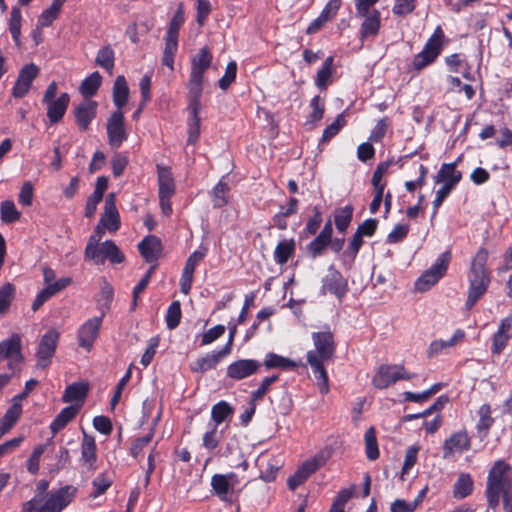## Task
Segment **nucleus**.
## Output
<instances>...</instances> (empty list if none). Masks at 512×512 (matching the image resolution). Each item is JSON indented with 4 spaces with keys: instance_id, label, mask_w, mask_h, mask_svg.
Masks as SVG:
<instances>
[{
    "instance_id": "obj_1",
    "label": "nucleus",
    "mask_w": 512,
    "mask_h": 512,
    "mask_svg": "<svg viewBox=\"0 0 512 512\" xmlns=\"http://www.w3.org/2000/svg\"><path fill=\"white\" fill-rule=\"evenodd\" d=\"M312 340L316 350L307 353V361L315 374L321 393L325 394L329 391V379L323 362L330 360L335 353L334 337L330 331L314 332Z\"/></svg>"
},
{
    "instance_id": "obj_2",
    "label": "nucleus",
    "mask_w": 512,
    "mask_h": 512,
    "mask_svg": "<svg viewBox=\"0 0 512 512\" xmlns=\"http://www.w3.org/2000/svg\"><path fill=\"white\" fill-rule=\"evenodd\" d=\"M488 256V250L480 248L471 261L468 272L469 289L465 303L467 310H471L489 288L491 277L486 266Z\"/></svg>"
},
{
    "instance_id": "obj_3",
    "label": "nucleus",
    "mask_w": 512,
    "mask_h": 512,
    "mask_svg": "<svg viewBox=\"0 0 512 512\" xmlns=\"http://www.w3.org/2000/svg\"><path fill=\"white\" fill-rule=\"evenodd\" d=\"M512 492V466L502 459L493 463L488 471L485 497L489 508L498 507L501 495Z\"/></svg>"
},
{
    "instance_id": "obj_4",
    "label": "nucleus",
    "mask_w": 512,
    "mask_h": 512,
    "mask_svg": "<svg viewBox=\"0 0 512 512\" xmlns=\"http://www.w3.org/2000/svg\"><path fill=\"white\" fill-rule=\"evenodd\" d=\"M76 488L73 486H64L57 490H52L47 494V498L33 497L24 504V512H61L73 500Z\"/></svg>"
},
{
    "instance_id": "obj_5",
    "label": "nucleus",
    "mask_w": 512,
    "mask_h": 512,
    "mask_svg": "<svg viewBox=\"0 0 512 512\" xmlns=\"http://www.w3.org/2000/svg\"><path fill=\"white\" fill-rule=\"evenodd\" d=\"M212 63V54L208 46L200 49L199 53L191 59V72L187 84L188 96L201 97L205 71Z\"/></svg>"
},
{
    "instance_id": "obj_6",
    "label": "nucleus",
    "mask_w": 512,
    "mask_h": 512,
    "mask_svg": "<svg viewBox=\"0 0 512 512\" xmlns=\"http://www.w3.org/2000/svg\"><path fill=\"white\" fill-rule=\"evenodd\" d=\"M184 20V5L183 3H179L167 30L165 37V47L162 57V64L167 66L172 71L174 70V57L178 50L179 31L182 24L184 23Z\"/></svg>"
},
{
    "instance_id": "obj_7",
    "label": "nucleus",
    "mask_w": 512,
    "mask_h": 512,
    "mask_svg": "<svg viewBox=\"0 0 512 512\" xmlns=\"http://www.w3.org/2000/svg\"><path fill=\"white\" fill-rule=\"evenodd\" d=\"M85 260L96 265H102L108 260L112 264L124 262L125 256L112 240H106L95 245L86 244L84 251Z\"/></svg>"
},
{
    "instance_id": "obj_8",
    "label": "nucleus",
    "mask_w": 512,
    "mask_h": 512,
    "mask_svg": "<svg viewBox=\"0 0 512 512\" xmlns=\"http://www.w3.org/2000/svg\"><path fill=\"white\" fill-rule=\"evenodd\" d=\"M331 457L329 449L320 450L313 458L305 461L298 467L295 473L288 478L287 485L290 490H295L303 484L313 473L326 464Z\"/></svg>"
},
{
    "instance_id": "obj_9",
    "label": "nucleus",
    "mask_w": 512,
    "mask_h": 512,
    "mask_svg": "<svg viewBox=\"0 0 512 512\" xmlns=\"http://www.w3.org/2000/svg\"><path fill=\"white\" fill-rule=\"evenodd\" d=\"M451 258L450 251L443 252L436 262L416 280L415 290L425 292L434 286L446 274Z\"/></svg>"
},
{
    "instance_id": "obj_10",
    "label": "nucleus",
    "mask_w": 512,
    "mask_h": 512,
    "mask_svg": "<svg viewBox=\"0 0 512 512\" xmlns=\"http://www.w3.org/2000/svg\"><path fill=\"white\" fill-rule=\"evenodd\" d=\"M413 376L402 365L383 364L378 368L372 383L378 389H385L399 380H410Z\"/></svg>"
},
{
    "instance_id": "obj_11",
    "label": "nucleus",
    "mask_w": 512,
    "mask_h": 512,
    "mask_svg": "<svg viewBox=\"0 0 512 512\" xmlns=\"http://www.w3.org/2000/svg\"><path fill=\"white\" fill-rule=\"evenodd\" d=\"M88 386L84 383H73L68 386L63 395V401L69 405L62 409L58 416H76L84 403Z\"/></svg>"
},
{
    "instance_id": "obj_12",
    "label": "nucleus",
    "mask_w": 512,
    "mask_h": 512,
    "mask_svg": "<svg viewBox=\"0 0 512 512\" xmlns=\"http://www.w3.org/2000/svg\"><path fill=\"white\" fill-rule=\"evenodd\" d=\"M106 130L108 143L112 148H119L128 139L122 111L116 110L110 115L106 123Z\"/></svg>"
},
{
    "instance_id": "obj_13",
    "label": "nucleus",
    "mask_w": 512,
    "mask_h": 512,
    "mask_svg": "<svg viewBox=\"0 0 512 512\" xmlns=\"http://www.w3.org/2000/svg\"><path fill=\"white\" fill-rule=\"evenodd\" d=\"M59 336V332L55 329H50L42 336L36 352L37 368L45 369L50 364L58 345Z\"/></svg>"
},
{
    "instance_id": "obj_14",
    "label": "nucleus",
    "mask_w": 512,
    "mask_h": 512,
    "mask_svg": "<svg viewBox=\"0 0 512 512\" xmlns=\"http://www.w3.org/2000/svg\"><path fill=\"white\" fill-rule=\"evenodd\" d=\"M21 337L13 334L9 339L0 342V362L6 359L8 368L15 370L23 361L21 353Z\"/></svg>"
},
{
    "instance_id": "obj_15",
    "label": "nucleus",
    "mask_w": 512,
    "mask_h": 512,
    "mask_svg": "<svg viewBox=\"0 0 512 512\" xmlns=\"http://www.w3.org/2000/svg\"><path fill=\"white\" fill-rule=\"evenodd\" d=\"M105 313L85 321L78 330V344L80 347L90 351L99 335Z\"/></svg>"
},
{
    "instance_id": "obj_16",
    "label": "nucleus",
    "mask_w": 512,
    "mask_h": 512,
    "mask_svg": "<svg viewBox=\"0 0 512 512\" xmlns=\"http://www.w3.org/2000/svg\"><path fill=\"white\" fill-rule=\"evenodd\" d=\"M38 74L39 68L34 63H30L22 67L12 88V95L15 98L24 97L29 92L32 82Z\"/></svg>"
},
{
    "instance_id": "obj_17",
    "label": "nucleus",
    "mask_w": 512,
    "mask_h": 512,
    "mask_svg": "<svg viewBox=\"0 0 512 512\" xmlns=\"http://www.w3.org/2000/svg\"><path fill=\"white\" fill-rule=\"evenodd\" d=\"M236 484L237 478L234 473L215 474L211 478V486L214 493L223 501H231Z\"/></svg>"
},
{
    "instance_id": "obj_18",
    "label": "nucleus",
    "mask_w": 512,
    "mask_h": 512,
    "mask_svg": "<svg viewBox=\"0 0 512 512\" xmlns=\"http://www.w3.org/2000/svg\"><path fill=\"white\" fill-rule=\"evenodd\" d=\"M231 352V343H226L225 346L219 351H213L212 353L206 354L203 357L197 358L191 364V370L193 372L204 373L211 369L216 368L218 363L229 355Z\"/></svg>"
},
{
    "instance_id": "obj_19",
    "label": "nucleus",
    "mask_w": 512,
    "mask_h": 512,
    "mask_svg": "<svg viewBox=\"0 0 512 512\" xmlns=\"http://www.w3.org/2000/svg\"><path fill=\"white\" fill-rule=\"evenodd\" d=\"M116 197L110 193L105 199L104 212L100 218V224L109 232H116L120 227V217L116 208Z\"/></svg>"
},
{
    "instance_id": "obj_20",
    "label": "nucleus",
    "mask_w": 512,
    "mask_h": 512,
    "mask_svg": "<svg viewBox=\"0 0 512 512\" xmlns=\"http://www.w3.org/2000/svg\"><path fill=\"white\" fill-rule=\"evenodd\" d=\"M97 102L85 99L74 109L75 122L80 130L86 131L96 116Z\"/></svg>"
},
{
    "instance_id": "obj_21",
    "label": "nucleus",
    "mask_w": 512,
    "mask_h": 512,
    "mask_svg": "<svg viewBox=\"0 0 512 512\" xmlns=\"http://www.w3.org/2000/svg\"><path fill=\"white\" fill-rule=\"evenodd\" d=\"M322 294L331 293L342 299L347 292V284L340 272L330 269V273L323 278Z\"/></svg>"
},
{
    "instance_id": "obj_22",
    "label": "nucleus",
    "mask_w": 512,
    "mask_h": 512,
    "mask_svg": "<svg viewBox=\"0 0 512 512\" xmlns=\"http://www.w3.org/2000/svg\"><path fill=\"white\" fill-rule=\"evenodd\" d=\"M470 448V438L464 431L452 434L443 444V458L447 459L455 453H463Z\"/></svg>"
},
{
    "instance_id": "obj_23",
    "label": "nucleus",
    "mask_w": 512,
    "mask_h": 512,
    "mask_svg": "<svg viewBox=\"0 0 512 512\" xmlns=\"http://www.w3.org/2000/svg\"><path fill=\"white\" fill-rule=\"evenodd\" d=\"M438 44L434 39H429L425 44L423 50L415 55L412 66L416 71L424 69L429 64L433 63L440 54Z\"/></svg>"
},
{
    "instance_id": "obj_24",
    "label": "nucleus",
    "mask_w": 512,
    "mask_h": 512,
    "mask_svg": "<svg viewBox=\"0 0 512 512\" xmlns=\"http://www.w3.org/2000/svg\"><path fill=\"white\" fill-rule=\"evenodd\" d=\"M200 107L201 97L189 96V108L191 110V119L188 124V144L194 145L198 141L200 136Z\"/></svg>"
},
{
    "instance_id": "obj_25",
    "label": "nucleus",
    "mask_w": 512,
    "mask_h": 512,
    "mask_svg": "<svg viewBox=\"0 0 512 512\" xmlns=\"http://www.w3.org/2000/svg\"><path fill=\"white\" fill-rule=\"evenodd\" d=\"M138 250L147 262H154L162 253L161 240L155 235H148L138 244Z\"/></svg>"
},
{
    "instance_id": "obj_26",
    "label": "nucleus",
    "mask_w": 512,
    "mask_h": 512,
    "mask_svg": "<svg viewBox=\"0 0 512 512\" xmlns=\"http://www.w3.org/2000/svg\"><path fill=\"white\" fill-rule=\"evenodd\" d=\"M70 96L68 93H62L56 100L47 104V117L51 124L58 123L68 108Z\"/></svg>"
},
{
    "instance_id": "obj_27",
    "label": "nucleus",
    "mask_w": 512,
    "mask_h": 512,
    "mask_svg": "<svg viewBox=\"0 0 512 512\" xmlns=\"http://www.w3.org/2000/svg\"><path fill=\"white\" fill-rule=\"evenodd\" d=\"M456 165V162L442 164L435 176V182H444V185L454 188L462 179V173L456 170Z\"/></svg>"
},
{
    "instance_id": "obj_28",
    "label": "nucleus",
    "mask_w": 512,
    "mask_h": 512,
    "mask_svg": "<svg viewBox=\"0 0 512 512\" xmlns=\"http://www.w3.org/2000/svg\"><path fill=\"white\" fill-rule=\"evenodd\" d=\"M256 372V361L238 360L231 363L227 368V375L233 379H243Z\"/></svg>"
},
{
    "instance_id": "obj_29",
    "label": "nucleus",
    "mask_w": 512,
    "mask_h": 512,
    "mask_svg": "<svg viewBox=\"0 0 512 512\" xmlns=\"http://www.w3.org/2000/svg\"><path fill=\"white\" fill-rule=\"evenodd\" d=\"M97 448L95 441L92 437L84 434V438L81 445V460L83 465L88 470L96 469V461H97Z\"/></svg>"
},
{
    "instance_id": "obj_30",
    "label": "nucleus",
    "mask_w": 512,
    "mask_h": 512,
    "mask_svg": "<svg viewBox=\"0 0 512 512\" xmlns=\"http://www.w3.org/2000/svg\"><path fill=\"white\" fill-rule=\"evenodd\" d=\"M157 171L159 196L172 197L175 193V183L170 168L157 165Z\"/></svg>"
},
{
    "instance_id": "obj_31",
    "label": "nucleus",
    "mask_w": 512,
    "mask_h": 512,
    "mask_svg": "<svg viewBox=\"0 0 512 512\" xmlns=\"http://www.w3.org/2000/svg\"><path fill=\"white\" fill-rule=\"evenodd\" d=\"M129 97V88L127 85V81L124 76L119 75L115 79L113 85V102L117 107V110H120L126 105Z\"/></svg>"
},
{
    "instance_id": "obj_32",
    "label": "nucleus",
    "mask_w": 512,
    "mask_h": 512,
    "mask_svg": "<svg viewBox=\"0 0 512 512\" xmlns=\"http://www.w3.org/2000/svg\"><path fill=\"white\" fill-rule=\"evenodd\" d=\"M360 17L364 18L361 25L362 38L376 36L380 28V12L376 9H372L371 12Z\"/></svg>"
},
{
    "instance_id": "obj_33",
    "label": "nucleus",
    "mask_w": 512,
    "mask_h": 512,
    "mask_svg": "<svg viewBox=\"0 0 512 512\" xmlns=\"http://www.w3.org/2000/svg\"><path fill=\"white\" fill-rule=\"evenodd\" d=\"M473 485V479L470 474L461 473L454 484L453 496L456 499L466 498L472 493Z\"/></svg>"
},
{
    "instance_id": "obj_34",
    "label": "nucleus",
    "mask_w": 512,
    "mask_h": 512,
    "mask_svg": "<svg viewBox=\"0 0 512 512\" xmlns=\"http://www.w3.org/2000/svg\"><path fill=\"white\" fill-rule=\"evenodd\" d=\"M101 83L102 76L99 72L95 71L82 81L80 85V92L86 99H88L97 93Z\"/></svg>"
},
{
    "instance_id": "obj_35",
    "label": "nucleus",
    "mask_w": 512,
    "mask_h": 512,
    "mask_svg": "<svg viewBox=\"0 0 512 512\" xmlns=\"http://www.w3.org/2000/svg\"><path fill=\"white\" fill-rule=\"evenodd\" d=\"M21 11L18 7H12L9 19V31L17 47L21 46Z\"/></svg>"
},
{
    "instance_id": "obj_36",
    "label": "nucleus",
    "mask_w": 512,
    "mask_h": 512,
    "mask_svg": "<svg viewBox=\"0 0 512 512\" xmlns=\"http://www.w3.org/2000/svg\"><path fill=\"white\" fill-rule=\"evenodd\" d=\"M353 211L351 205H346L335 211L334 222L339 232L344 233L347 230L353 218Z\"/></svg>"
},
{
    "instance_id": "obj_37",
    "label": "nucleus",
    "mask_w": 512,
    "mask_h": 512,
    "mask_svg": "<svg viewBox=\"0 0 512 512\" xmlns=\"http://www.w3.org/2000/svg\"><path fill=\"white\" fill-rule=\"evenodd\" d=\"M295 250L294 239L282 240L275 248V259L279 264H285L292 256Z\"/></svg>"
},
{
    "instance_id": "obj_38",
    "label": "nucleus",
    "mask_w": 512,
    "mask_h": 512,
    "mask_svg": "<svg viewBox=\"0 0 512 512\" xmlns=\"http://www.w3.org/2000/svg\"><path fill=\"white\" fill-rule=\"evenodd\" d=\"M115 54L113 49L110 46L102 47L97 55L95 62L101 68L107 70L109 73H112L114 68Z\"/></svg>"
},
{
    "instance_id": "obj_39",
    "label": "nucleus",
    "mask_w": 512,
    "mask_h": 512,
    "mask_svg": "<svg viewBox=\"0 0 512 512\" xmlns=\"http://www.w3.org/2000/svg\"><path fill=\"white\" fill-rule=\"evenodd\" d=\"M264 366L267 369L279 368L285 370L295 368L297 365L289 358H285L274 353H268L264 360Z\"/></svg>"
},
{
    "instance_id": "obj_40",
    "label": "nucleus",
    "mask_w": 512,
    "mask_h": 512,
    "mask_svg": "<svg viewBox=\"0 0 512 512\" xmlns=\"http://www.w3.org/2000/svg\"><path fill=\"white\" fill-rule=\"evenodd\" d=\"M333 56H329L325 59L322 68L317 72L316 75V86L320 89H325L333 73Z\"/></svg>"
},
{
    "instance_id": "obj_41",
    "label": "nucleus",
    "mask_w": 512,
    "mask_h": 512,
    "mask_svg": "<svg viewBox=\"0 0 512 512\" xmlns=\"http://www.w3.org/2000/svg\"><path fill=\"white\" fill-rule=\"evenodd\" d=\"M0 217L4 223H14L21 217L15 204L11 200H5L0 204Z\"/></svg>"
},
{
    "instance_id": "obj_42",
    "label": "nucleus",
    "mask_w": 512,
    "mask_h": 512,
    "mask_svg": "<svg viewBox=\"0 0 512 512\" xmlns=\"http://www.w3.org/2000/svg\"><path fill=\"white\" fill-rule=\"evenodd\" d=\"M366 456L369 460H376L379 457V449L376 439V432L373 427L367 429L364 435Z\"/></svg>"
},
{
    "instance_id": "obj_43",
    "label": "nucleus",
    "mask_w": 512,
    "mask_h": 512,
    "mask_svg": "<svg viewBox=\"0 0 512 512\" xmlns=\"http://www.w3.org/2000/svg\"><path fill=\"white\" fill-rule=\"evenodd\" d=\"M229 187L226 182L220 180L212 190V202L214 207H223L228 203Z\"/></svg>"
},
{
    "instance_id": "obj_44",
    "label": "nucleus",
    "mask_w": 512,
    "mask_h": 512,
    "mask_svg": "<svg viewBox=\"0 0 512 512\" xmlns=\"http://www.w3.org/2000/svg\"><path fill=\"white\" fill-rule=\"evenodd\" d=\"M181 305L179 301H173L166 312L165 321L168 329H175L181 321Z\"/></svg>"
},
{
    "instance_id": "obj_45",
    "label": "nucleus",
    "mask_w": 512,
    "mask_h": 512,
    "mask_svg": "<svg viewBox=\"0 0 512 512\" xmlns=\"http://www.w3.org/2000/svg\"><path fill=\"white\" fill-rule=\"evenodd\" d=\"M15 294V288L11 283H6L0 288V314L5 313Z\"/></svg>"
},
{
    "instance_id": "obj_46",
    "label": "nucleus",
    "mask_w": 512,
    "mask_h": 512,
    "mask_svg": "<svg viewBox=\"0 0 512 512\" xmlns=\"http://www.w3.org/2000/svg\"><path fill=\"white\" fill-rule=\"evenodd\" d=\"M330 242L331 240L318 235L308 244L307 251L312 257L315 258L324 252L326 247L329 246Z\"/></svg>"
},
{
    "instance_id": "obj_47",
    "label": "nucleus",
    "mask_w": 512,
    "mask_h": 512,
    "mask_svg": "<svg viewBox=\"0 0 512 512\" xmlns=\"http://www.w3.org/2000/svg\"><path fill=\"white\" fill-rule=\"evenodd\" d=\"M391 165V161H385L376 167V169L373 172L372 176V185L374 187L375 191H378V189H381L382 192H384L385 184L381 183L383 175L387 172L388 168Z\"/></svg>"
},
{
    "instance_id": "obj_48",
    "label": "nucleus",
    "mask_w": 512,
    "mask_h": 512,
    "mask_svg": "<svg viewBox=\"0 0 512 512\" xmlns=\"http://www.w3.org/2000/svg\"><path fill=\"white\" fill-rule=\"evenodd\" d=\"M237 64L231 61L227 64L224 75L219 79V87L226 90L236 78Z\"/></svg>"
},
{
    "instance_id": "obj_49",
    "label": "nucleus",
    "mask_w": 512,
    "mask_h": 512,
    "mask_svg": "<svg viewBox=\"0 0 512 512\" xmlns=\"http://www.w3.org/2000/svg\"><path fill=\"white\" fill-rule=\"evenodd\" d=\"M344 122L345 121H344L343 116L341 114L338 115L337 118L334 120V122L324 129L320 142L321 143L328 142L331 138H333L335 135H337L339 133L340 129L342 128V126L344 125Z\"/></svg>"
},
{
    "instance_id": "obj_50",
    "label": "nucleus",
    "mask_w": 512,
    "mask_h": 512,
    "mask_svg": "<svg viewBox=\"0 0 512 512\" xmlns=\"http://www.w3.org/2000/svg\"><path fill=\"white\" fill-rule=\"evenodd\" d=\"M282 467V462L280 460H273L272 462L267 463V466L264 470H261L259 478L265 482H271L276 479L277 472Z\"/></svg>"
},
{
    "instance_id": "obj_51",
    "label": "nucleus",
    "mask_w": 512,
    "mask_h": 512,
    "mask_svg": "<svg viewBox=\"0 0 512 512\" xmlns=\"http://www.w3.org/2000/svg\"><path fill=\"white\" fill-rule=\"evenodd\" d=\"M226 331V327L224 325H216L212 328H210L208 331H206L201 338V346H206L214 341H216L218 338L224 335Z\"/></svg>"
},
{
    "instance_id": "obj_52",
    "label": "nucleus",
    "mask_w": 512,
    "mask_h": 512,
    "mask_svg": "<svg viewBox=\"0 0 512 512\" xmlns=\"http://www.w3.org/2000/svg\"><path fill=\"white\" fill-rule=\"evenodd\" d=\"M47 444H41L34 448L32 454L28 459L27 469L32 474H36L39 470V460L41 455L44 453Z\"/></svg>"
},
{
    "instance_id": "obj_53",
    "label": "nucleus",
    "mask_w": 512,
    "mask_h": 512,
    "mask_svg": "<svg viewBox=\"0 0 512 512\" xmlns=\"http://www.w3.org/2000/svg\"><path fill=\"white\" fill-rule=\"evenodd\" d=\"M512 334H501L495 332L492 338L491 352L499 355L507 346Z\"/></svg>"
},
{
    "instance_id": "obj_54",
    "label": "nucleus",
    "mask_w": 512,
    "mask_h": 512,
    "mask_svg": "<svg viewBox=\"0 0 512 512\" xmlns=\"http://www.w3.org/2000/svg\"><path fill=\"white\" fill-rule=\"evenodd\" d=\"M128 164V158L121 154L115 153L111 159L112 172L115 177H119L123 174Z\"/></svg>"
},
{
    "instance_id": "obj_55",
    "label": "nucleus",
    "mask_w": 512,
    "mask_h": 512,
    "mask_svg": "<svg viewBox=\"0 0 512 512\" xmlns=\"http://www.w3.org/2000/svg\"><path fill=\"white\" fill-rule=\"evenodd\" d=\"M158 345H159V337H157V336L152 337L149 340V344L140 360L141 364L144 367H147L152 362V360L156 354V349H157Z\"/></svg>"
},
{
    "instance_id": "obj_56",
    "label": "nucleus",
    "mask_w": 512,
    "mask_h": 512,
    "mask_svg": "<svg viewBox=\"0 0 512 512\" xmlns=\"http://www.w3.org/2000/svg\"><path fill=\"white\" fill-rule=\"evenodd\" d=\"M33 196H34L33 185L29 181H27L21 187L18 201L23 206H30L33 201Z\"/></svg>"
},
{
    "instance_id": "obj_57",
    "label": "nucleus",
    "mask_w": 512,
    "mask_h": 512,
    "mask_svg": "<svg viewBox=\"0 0 512 512\" xmlns=\"http://www.w3.org/2000/svg\"><path fill=\"white\" fill-rule=\"evenodd\" d=\"M60 11L56 10L53 7H49L44 10L38 18V26L39 27H48L50 26L54 20H56L59 16Z\"/></svg>"
},
{
    "instance_id": "obj_58",
    "label": "nucleus",
    "mask_w": 512,
    "mask_h": 512,
    "mask_svg": "<svg viewBox=\"0 0 512 512\" xmlns=\"http://www.w3.org/2000/svg\"><path fill=\"white\" fill-rule=\"evenodd\" d=\"M418 451V446H410L407 449L402 467V474L408 473L409 470L416 464Z\"/></svg>"
},
{
    "instance_id": "obj_59",
    "label": "nucleus",
    "mask_w": 512,
    "mask_h": 512,
    "mask_svg": "<svg viewBox=\"0 0 512 512\" xmlns=\"http://www.w3.org/2000/svg\"><path fill=\"white\" fill-rule=\"evenodd\" d=\"M111 484L112 480L107 478L104 474L97 476L92 482V485L95 488L93 496L98 497L102 495L111 486Z\"/></svg>"
},
{
    "instance_id": "obj_60",
    "label": "nucleus",
    "mask_w": 512,
    "mask_h": 512,
    "mask_svg": "<svg viewBox=\"0 0 512 512\" xmlns=\"http://www.w3.org/2000/svg\"><path fill=\"white\" fill-rule=\"evenodd\" d=\"M409 232V226L397 224L387 236V242L390 244L397 243L404 239Z\"/></svg>"
},
{
    "instance_id": "obj_61",
    "label": "nucleus",
    "mask_w": 512,
    "mask_h": 512,
    "mask_svg": "<svg viewBox=\"0 0 512 512\" xmlns=\"http://www.w3.org/2000/svg\"><path fill=\"white\" fill-rule=\"evenodd\" d=\"M220 432L217 428H212L207 431L203 436V446L207 449H214L218 446L221 440Z\"/></svg>"
},
{
    "instance_id": "obj_62",
    "label": "nucleus",
    "mask_w": 512,
    "mask_h": 512,
    "mask_svg": "<svg viewBox=\"0 0 512 512\" xmlns=\"http://www.w3.org/2000/svg\"><path fill=\"white\" fill-rule=\"evenodd\" d=\"M378 226V220L375 218H369L358 225L356 231L362 236L371 237L375 234Z\"/></svg>"
},
{
    "instance_id": "obj_63",
    "label": "nucleus",
    "mask_w": 512,
    "mask_h": 512,
    "mask_svg": "<svg viewBox=\"0 0 512 512\" xmlns=\"http://www.w3.org/2000/svg\"><path fill=\"white\" fill-rule=\"evenodd\" d=\"M153 431L148 433L146 436L136 439L131 447V455L137 458L143 451L144 447L147 446L153 438Z\"/></svg>"
},
{
    "instance_id": "obj_64",
    "label": "nucleus",
    "mask_w": 512,
    "mask_h": 512,
    "mask_svg": "<svg viewBox=\"0 0 512 512\" xmlns=\"http://www.w3.org/2000/svg\"><path fill=\"white\" fill-rule=\"evenodd\" d=\"M363 237L364 236L356 231L349 243L348 249L344 252V254L349 255L352 259H354L363 244Z\"/></svg>"
}]
</instances>
